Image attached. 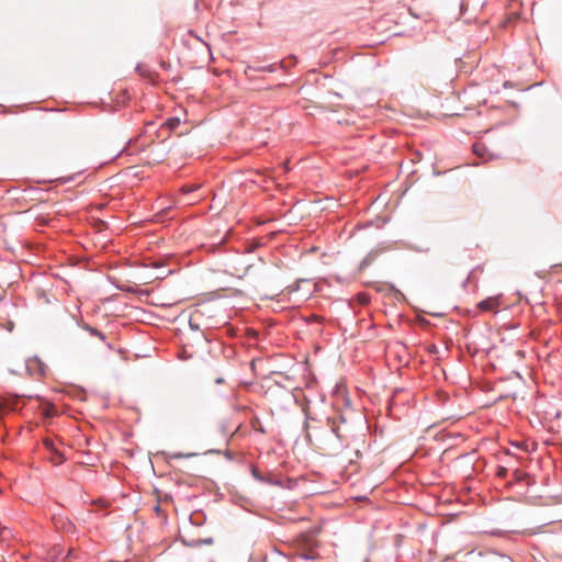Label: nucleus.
Listing matches in <instances>:
<instances>
[{"instance_id":"obj_14","label":"nucleus","mask_w":562,"mask_h":562,"mask_svg":"<svg viewBox=\"0 0 562 562\" xmlns=\"http://www.w3.org/2000/svg\"><path fill=\"white\" fill-rule=\"evenodd\" d=\"M12 328H13V323H12V322H9V324H8V329L11 331V330H12Z\"/></svg>"},{"instance_id":"obj_16","label":"nucleus","mask_w":562,"mask_h":562,"mask_svg":"<svg viewBox=\"0 0 562 562\" xmlns=\"http://www.w3.org/2000/svg\"><path fill=\"white\" fill-rule=\"evenodd\" d=\"M284 169H285V171L289 170V166L286 164H284Z\"/></svg>"},{"instance_id":"obj_10","label":"nucleus","mask_w":562,"mask_h":562,"mask_svg":"<svg viewBox=\"0 0 562 562\" xmlns=\"http://www.w3.org/2000/svg\"><path fill=\"white\" fill-rule=\"evenodd\" d=\"M193 456H195V453L175 452V453H171L169 457H170V459H182V458H190Z\"/></svg>"},{"instance_id":"obj_5","label":"nucleus","mask_w":562,"mask_h":562,"mask_svg":"<svg viewBox=\"0 0 562 562\" xmlns=\"http://www.w3.org/2000/svg\"><path fill=\"white\" fill-rule=\"evenodd\" d=\"M181 121L179 117H169L166 120V122L162 124V127L168 128L169 131H175L179 125Z\"/></svg>"},{"instance_id":"obj_6","label":"nucleus","mask_w":562,"mask_h":562,"mask_svg":"<svg viewBox=\"0 0 562 562\" xmlns=\"http://www.w3.org/2000/svg\"><path fill=\"white\" fill-rule=\"evenodd\" d=\"M251 474L254 476L255 480L259 481V482H262V483H269V484H272L273 482L269 479H267L266 476H263L260 471L254 467L251 469Z\"/></svg>"},{"instance_id":"obj_2","label":"nucleus","mask_w":562,"mask_h":562,"mask_svg":"<svg viewBox=\"0 0 562 562\" xmlns=\"http://www.w3.org/2000/svg\"><path fill=\"white\" fill-rule=\"evenodd\" d=\"M501 305V301L498 296H490L477 304V307L483 312H494L498 311Z\"/></svg>"},{"instance_id":"obj_1","label":"nucleus","mask_w":562,"mask_h":562,"mask_svg":"<svg viewBox=\"0 0 562 562\" xmlns=\"http://www.w3.org/2000/svg\"><path fill=\"white\" fill-rule=\"evenodd\" d=\"M305 428L306 437L310 440L314 437L318 447L328 453H337L348 446L349 426L340 414L327 417L325 427H314L306 423Z\"/></svg>"},{"instance_id":"obj_11","label":"nucleus","mask_w":562,"mask_h":562,"mask_svg":"<svg viewBox=\"0 0 562 562\" xmlns=\"http://www.w3.org/2000/svg\"><path fill=\"white\" fill-rule=\"evenodd\" d=\"M504 562H514L509 557H502Z\"/></svg>"},{"instance_id":"obj_7","label":"nucleus","mask_w":562,"mask_h":562,"mask_svg":"<svg viewBox=\"0 0 562 562\" xmlns=\"http://www.w3.org/2000/svg\"><path fill=\"white\" fill-rule=\"evenodd\" d=\"M91 336L98 337L101 340H105V335L99 329L91 327L89 325H85L83 327Z\"/></svg>"},{"instance_id":"obj_15","label":"nucleus","mask_w":562,"mask_h":562,"mask_svg":"<svg viewBox=\"0 0 562 562\" xmlns=\"http://www.w3.org/2000/svg\"><path fill=\"white\" fill-rule=\"evenodd\" d=\"M286 396H288V397H290V398H293V397H294V396H293L291 393H289V392H286Z\"/></svg>"},{"instance_id":"obj_12","label":"nucleus","mask_w":562,"mask_h":562,"mask_svg":"<svg viewBox=\"0 0 562 562\" xmlns=\"http://www.w3.org/2000/svg\"><path fill=\"white\" fill-rule=\"evenodd\" d=\"M191 191H193V188H186V187L183 188V192L184 193H189Z\"/></svg>"},{"instance_id":"obj_13","label":"nucleus","mask_w":562,"mask_h":562,"mask_svg":"<svg viewBox=\"0 0 562 562\" xmlns=\"http://www.w3.org/2000/svg\"><path fill=\"white\" fill-rule=\"evenodd\" d=\"M212 541H213V540H212L211 538H209V539H205V540H202V542H203V543H206V544H210V543H212Z\"/></svg>"},{"instance_id":"obj_8","label":"nucleus","mask_w":562,"mask_h":562,"mask_svg":"<svg viewBox=\"0 0 562 562\" xmlns=\"http://www.w3.org/2000/svg\"><path fill=\"white\" fill-rule=\"evenodd\" d=\"M279 68V64L274 63V64H270V65H267V66H258V67H254L252 69L255 71H268V72H274L277 71V69Z\"/></svg>"},{"instance_id":"obj_9","label":"nucleus","mask_w":562,"mask_h":562,"mask_svg":"<svg viewBox=\"0 0 562 562\" xmlns=\"http://www.w3.org/2000/svg\"><path fill=\"white\" fill-rule=\"evenodd\" d=\"M485 150H486V148L483 144H474L473 145V153L481 158H484Z\"/></svg>"},{"instance_id":"obj_3","label":"nucleus","mask_w":562,"mask_h":562,"mask_svg":"<svg viewBox=\"0 0 562 562\" xmlns=\"http://www.w3.org/2000/svg\"><path fill=\"white\" fill-rule=\"evenodd\" d=\"M15 409L13 403L10 401L3 400L0 401V419L8 413L13 412Z\"/></svg>"},{"instance_id":"obj_4","label":"nucleus","mask_w":562,"mask_h":562,"mask_svg":"<svg viewBox=\"0 0 562 562\" xmlns=\"http://www.w3.org/2000/svg\"><path fill=\"white\" fill-rule=\"evenodd\" d=\"M35 367L37 368L38 374H44V372H45L44 366L37 359H32L26 362V369L29 371H33Z\"/></svg>"}]
</instances>
